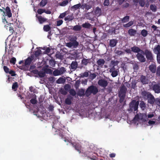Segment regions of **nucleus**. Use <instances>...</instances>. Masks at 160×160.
Listing matches in <instances>:
<instances>
[{
	"instance_id": "1",
	"label": "nucleus",
	"mask_w": 160,
	"mask_h": 160,
	"mask_svg": "<svg viewBox=\"0 0 160 160\" xmlns=\"http://www.w3.org/2000/svg\"><path fill=\"white\" fill-rule=\"evenodd\" d=\"M98 92V88L95 85H91L88 87L85 91V96L88 97L92 94L94 95H96Z\"/></svg>"
},
{
	"instance_id": "2",
	"label": "nucleus",
	"mask_w": 160,
	"mask_h": 160,
	"mask_svg": "<svg viewBox=\"0 0 160 160\" xmlns=\"http://www.w3.org/2000/svg\"><path fill=\"white\" fill-rule=\"evenodd\" d=\"M139 101H136V100H133L129 104V108L128 109V111L130 112L138 111Z\"/></svg>"
},
{
	"instance_id": "3",
	"label": "nucleus",
	"mask_w": 160,
	"mask_h": 160,
	"mask_svg": "<svg viewBox=\"0 0 160 160\" xmlns=\"http://www.w3.org/2000/svg\"><path fill=\"white\" fill-rule=\"evenodd\" d=\"M143 53L145 55L148 60L152 62L154 60L153 54L150 50L146 49Z\"/></svg>"
},
{
	"instance_id": "4",
	"label": "nucleus",
	"mask_w": 160,
	"mask_h": 160,
	"mask_svg": "<svg viewBox=\"0 0 160 160\" xmlns=\"http://www.w3.org/2000/svg\"><path fill=\"white\" fill-rule=\"evenodd\" d=\"M151 89L154 91L155 93H160V83H156L155 82H153L152 83Z\"/></svg>"
},
{
	"instance_id": "5",
	"label": "nucleus",
	"mask_w": 160,
	"mask_h": 160,
	"mask_svg": "<svg viewBox=\"0 0 160 160\" xmlns=\"http://www.w3.org/2000/svg\"><path fill=\"white\" fill-rule=\"evenodd\" d=\"M69 143L79 153H81V146L80 144L75 142H72L71 141L69 142Z\"/></svg>"
},
{
	"instance_id": "6",
	"label": "nucleus",
	"mask_w": 160,
	"mask_h": 160,
	"mask_svg": "<svg viewBox=\"0 0 160 160\" xmlns=\"http://www.w3.org/2000/svg\"><path fill=\"white\" fill-rule=\"evenodd\" d=\"M98 83L99 86L105 88L108 86V82L107 80L101 79L98 80Z\"/></svg>"
},
{
	"instance_id": "7",
	"label": "nucleus",
	"mask_w": 160,
	"mask_h": 160,
	"mask_svg": "<svg viewBox=\"0 0 160 160\" xmlns=\"http://www.w3.org/2000/svg\"><path fill=\"white\" fill-rule=\"evenodd\" d=\"M137 59L141 62H144L146 61V59L142 53H137L136 55Z\"/></svg>"
},
{
	"instance_id": "8",
	"label": "nucleus",
	"mask_w": 160,
	"mask_h": 160,
	"mask_svg": "<svg viewBox=\"0 0 160 160\" xmlns=\"http://www.w3.org/2000/svg\"><path fill=\"white\" fill-rule=\"evenodd\" d=\"M147 99L148 102L151 104H153L155 102V98L151 93L149 94Z\"/></svg>"
},
{
	"instance_id": "9",
	"label": "nucleus",
	"mask_w": 160,
	"mask_h": 160,
	"mask_svg": "<svg viewBox=\"0 0 160 160\" xmlns=\"http://www.w3.org/2000/svg\"><path fill=\"white\" fill-rule=\"evenodd\" d=\"M3 8L5 10V14H4L5 15L8 16V18L11 17L12 14L10 8L9 7L7 6L6 8Z\"/></svg>"
},
{
	"instance_id": "10",
	"label": "nucleus",
	"mask_w": 160,
	"mask_h": 160,
	"mask_svg": "<svg viewBox=\"0 0 160 160\" xmlns=\"http://www.w3.org/2000/svg\"><path fill=\"white\" fill-rule=\"evenodd\" d=\"M127 91V88L124 85H122L120 88L118 94L126 95Z\"/></svg>"
},
{
	"instance_id": "11",
	"label": "nucleus",
	"mask_w": 160,
	"mask_h": 160,
	"mask_svg": "<svg viewBox=\"0 0 160 160\" xmlns=\"http://www.w3.org/2000/svg\"><path fill=\"white\" fill-rule=\"evenodd\" d=\"M91 62V59L83 58L81 61V64L82 66H86L88 64H90Z\"/></svg>"
},
{
	"instance_id": "12",
	"label": "nucleus",
	"mask_w": 160,
	"mask_h": 160,
	"mask_svg": "<svg viewBox=\"0 0 160 160\" xmlns=\"http://www.w3.org/2000/svg\"><path fill=\"white\" fill-rule=\"evenodd\" d=\"M34 56H31V57H28L25 61V65L26 66H29L34 59Z\"/></svg>"
},
{
	"instance_id": "13",
	"label": "nucleus",
	"mask_w": 160,
	"mask_h": 160,
	"mask_svg": "<svg viewBox=\"0 0 160 160\" xmlns=\"http://www.w3.org/2000/svg\"><path fill=\"white\" fill-rule=\"evenodd\" d=\"M149 70L153 73H154L156 72V65L155 63H151L149 67Z\"/></svg>"
},
{
	"instance_id": "14",
	"label": "nucleus",
	"mask_w": 160,
	"mask_h": 160,
	"mask_svg": "<svg viewBox=\"0 0 160 160\" xmlns=\"http://www.w3.org/2000/svg\"><path fill=\"white\" fill-rule=\"evenodd\" d=\"M131 51L134 53H139V52L142 53L143 51L141 49L138 47L134 46L131 48Z\"/></svg>"
},
{
	"instance_id": "15",
	"label": "nucleus",
	"mask_w": 160,
	"mask_h": 160,
	"mask_svg": "<svg viewBox=\"0 0 160 160\" xmlns=\"http://www.w3.org/2000/svg\"><path fill=\"white\" fill-rule=\"evenodd\" d=\"M96 62L98 67L100 68H102L103 67L105 61L103 59H99Z\"/></svg>"
},
{
	"instance_id": "16",
	"label": "nucleus",
	"mask_w": 160,
	"mask_h": 160,
	"mask_svg": "<svg viewBox=\"0 0 160 160\" xmlns=\"http://www.w3.org/2000/svg\"><path fill=\"white\" fill-rule=\"evenodd\" d=\"M36 18L38 19V22L40 24H42L47 20V19L43 18L41 16H38L37 14L36 15Z\"/></svg>"
},
{
	"instance_id": "17",
	"label": "nucleus",
	"mask_w": 160,
	"mask_h": 160,
	"mask_svg": "<svg viewBox=\"0 0 160 160\" xmlns=\"http://www.w3.org/2000/svg\"><path fill=\"white\" fill-rule=\"evenodd\" d=\"M140 81L143 84H146L148 83V79H147L145 76L142 75L140 78Z\"/></svg>"
},
{
	"instance_id": "18",
	"label": "nucleus",
	"mask_w": 160,
	"mask_h": 160,
	"mask_svg": "<svg viewBox=\"0 0 160 160\" xmlns=\"http://www.w3.org/2000/svg\"><path fill=\"white\" fill-rule=\"evenodd\" d=\"M128 33L131 36H135L137 33V31L131 28L128 30Z\"/></svg>"
},
{
	"instance_id": "19",
	"label": "nucleus",
	"mask_w": 160,
	"mask_h": 160,
	"mask_svg": "<svg viewBox=\"0 0 160 160\" xmlns=\"http://www.w3.org/2000/svg\"><path fill=\"white\" fill-rule=\"evenodd\" d=\"M78 64L77 61H73L71 64V69L73 70H75L77 68Z\"/></svg>"
},
{
	"instance_id": "20",
	"label": "nucleus",
	"mask_w": 160,
	"mask_h": 160,
	"mask_svg": "<svg viewBox=\"0 0 160 160\" xmlns=\"http://www.w3.org/2000/svg\"><path fill=\"white\" fill-rule=\"evenodd\" d=\"M72 97L71 96H69L65 100V103L66 104L70 105L72 103Z\"/></svg>"
},
{
	"instance_id": "21",
	"label": "nucleus",
	"mask_w": 160,
	"mask_h": 160,
	"mask_svg": "<svg viewBox=\"0 0 160 160\" xmlns=\"http://www.w3.org/2000/svg\"><path fill=\"white\" fill-rule=\"evenodd\" d=\"M117 42V41L116 39H111L110 41L109 45L112 47H113L116 46Z\"/></svg>"
},
{
	"instance_id": "22",
	"label": "nucleus",
	"mask_w": 160,
	"mask_h": 160,
	"mask_svg": "<svg viewBox=\"0 0 160 160\" xmlns=\"http://www.w3.org/2000/svg\"><path fill=\"white\" fill-rule=\"evenodd\" d=\"M154 52L157 55L160 54V45H158L156 46L153 50Z\"/></svg>"
},
{
	"instance_id": "23",
	"label": "nucleus",
	"mask_w": 160,
	"mask_h": 160,
	"mask_svg": "<svg viewBox=\"0 0 160 160\" xmlns=\"http://www.w3.org/2000/svg\"><path fill=\"white\" fill-rule=\"evenodd\" d=\"M42 70L45 72V74L46 73L51 74L52 73V71L51 69L46 68V67L43 68L42 69Z\"/></svg>"
},
{
	"instance_id": "24",
	"label": "nucleus",
	"mask_w": 160,
	"mask_h": 160,
	"mask_svg": "<svg viewBox=\"0 0 160 160\" xmlns=\"http://www.w3.org/2000/svg\"><path fill=\"white\" fill-rule=\"evenodd\" d=\"M74 19V17L73 15H68L64 18L65 21H68V22L71 21Z\"/></svg>"
},
{
	"instance_id": "25",
	"label": "nucleus",
	"mask_w": 160,
	"mask_h": 160,
	"mask_svg": "<svg viewBox=\"0 0 160 160\" xmlns=\"http://www.w3.org/2000/svg\"><path fill=\"white\" fill-rule=\"evenodd\" d=\"M130 17L129 16H126L121 20V22L122 23H126L129 21V20Z\"/></svg>"
},
{
	"instance_id": "26",
	"label": "nucleus",
	"mask_w": 160,
	"mask_h": 160,
	"mask_svg": "<svg viewBox=\"0 0 160 160\" xmlns=\"http://www.w3.org/2000/svg\"><path fill=\"white\" fill-rule=\"evenodd\" d=\"M139 105L141 109L143 110H144L146 107V104L143 101H140Z\"/></svg>"
},
{
	"instance_id": "27",
	"label": "nucleus",
	"mask_w": 160,
	"mask_h": 160,
	"mask_svg": "<svg viewBox=\"0 0 160 160\" xmlns=\"http://www.w3.org/2000/svg\"><path fill=\"white\" fill-rule=\"evenodd\" d=\"M78 94L80 97H82L85 95V92L84 90L83 89H80L78 91Z\"/></svg>"
},
{
	"instance_id": "28",
	"label": "nucleus",
	"mask_w": 160,
	"mask_h": 160,
	"mask_svg": "<svg viewBox=\"0 0 160 160\" xmlns=\"http://www.w3.org/2000/svg\"><path fill=\"white\" fill-rule=\"evenodd\" d=\"M57 69L58 70L59 72L60 75L63 74L66 72L65 68L63 67H62L61 68H58Z\"/></svg>"
},
{
	"instance_id": "29",
	"label": "nucleus",
	"mask_w": 160,
	"mask_h": 160,
	"mask_svg": "<svg viewBox=\"0 0 160 160\" xmlns=\"http://www.w3.org/2000/svg\"><path fill=\"white\" fill-rule=\"evenodd\" d=\"M133 21H130L128 23L123 25V27L124 28H128L133 24Z\"/></svg>"
},
{
	"instance_id": "30",
	"label": "nucleus",
	"mask_w": 160,
	"mask_h": 160,
	"mask_svg": "<svg viewBox=\"0 0 160 160\" xmlns=\"http://www.w3.org/2000/svg\"><path fill=\"white\" fill-rule=\"evenodd\" d=\"M82 28L81 27L78 25H77L73 26V30L74 31H79Z\"/></svg>"
},
{
	"instance_id": "31",
	"label": "nucleus",
	"mask_w": 160,
	"mask_h": 160,
	"mask_svg": "<svg viewBox=\"0 0 160 160\" xmlns=\"http://www.w3.org/2000/svg\"><path fill=\"white\" fill-rule=\"evenodd\" d=\"M150 93H151L146 91H143L142 92L141 95L144 98H145L148 97V95Z\"/></svg>"
},
{
	"instance_id": "32",
	"label": "nucleus",
	"mask_w": 160,
	"mask_h": 160,
	"mask_svg": "<svg viewBox=\"0 0 160 160\" xmlns=\"http://www.w3.org/2000/svg\"><path fill=\"white\" fill-rule=\"evenodd\" d=\"M82 26L83 28H90L91 26V25L89 23L87 22L82 24Z\"/></svg>"
},
{
	"instance_id": "33",
	"label": "nucleus",
	"mask_w": 160,
	"mask_h": 160,
	"mask_svg": "<svg viewBox=\"0 0 160 160\" xmlns=\"http://www.w3.org/2000/svg\"><path fill=\"white\" fill-rule=\"evenodd\" d=\"M18 87V82H15L12 84V89L14 91H16L17 90Z\"/></svg>"
},
{
	"instance_id": "34",
	"label": "nucleus",
	"mask_w": 160,
	"mask_h": 160,
	"mask_svg": "<svg viewBox=\"0 0 160 160\" xmlns=\"http://www.w3.org/2000/svg\"><path fill=\"white\" fill-rule=\"evenodd\" d=\"M65 80L62 78H60L56 81V82L58 84L63 83L65 82Z\"/></svg>"
},
{
	"instance_id": "35",
	"label": "nucleus",
	"mask_w": 160,
	"mask_h": 160,
	"mask_svg": "<svg viewBox=\"0 0 160 160\" xmlns=\"http://www.w3.org/2000/svg\"><path fill=\"white\" fill-rule=\"evenodd\" d=\"M69 39L71 42L76 41L77 38L76 36L72 35L69 37Z\"/></svg>"
},
{
	"instance_id": "36",
	"label": "nucleus",
	"mask_w": 160,
	"mask_h": 160,
	"mask_svg": "<svg viewBox=\"0 0 160 160\" xmlns=\"http://www.w3.org/2000/svg\"><path fill=\"white\" fill-rule=\"evenodd\" d=\"M151 10L153 12H156L157 11V6L155 5L151 4L150 6Z\"/></svg>"
},
{
	"instance_id": "37",
	"label": "nucleus",
	"mask_w": 160,
	"mask_h": 160,
	"mask_svg": "<svg viewBox=\"0 0 160 160\" xmlns=\"http://www.w3.org/2000/svg\"><path fill=\"white\" fill-rule=\"evenodd\" d=\"M41 53V51L40 50H38L34 52V55L36 58H38Z\"/></svg>"
},
{
	"instance_id": "38",
	"label": "nucleus",
	"mask_w": 160,
	"mask_h": 160,
	"mask_svg": "<svg viewBox=\"0 0 160 160\" xmlns=\"http://www.w3.org/2000/svg\"><path fill=\"white\" fill-rule=\"evenodd\" d=\"M43 29L46 32H48L51 30V28L49 25H46L44 26Z\"/></svg>"
},
{
	"instance_id": "39",
	"label": "nucleus",
	"mask_w": 160,
	"mask_h": 160,
	"mask_svg": "<svg viewBox=\"0 0 160 160\" xmlns=\"http://www.w3.org/2000/svg\"><path fill=\"white\" fill-rule=\"evenodd\" d=\"M47 3V0H42L39 4L40 7H44Z\"/></svg>"
},
{
	"instance_id": "40",
	"label": "nucleus",
	"mask_w": 160,
	"mask_h": 160,
	"mask_svg": "<svg viewBox=\"0 0 160 160\" xmlns=\"http://www.w3.org/2000/svg\"><path fill=\"white\" fill-rule=\"evenodd\" d=\"M118 96L120 98L119 102L120 103H121L123 102L125 99L126 95H121L118 94Z\"/></svg>"
},
{
	"instance_id": "41",
	"label": "nucleus",
	"mask_w": 160,
	"mask_h": 160,
	"mask_svg": "<svg viewBox=\"0 0 160 160\" xmlns=\"http://www.w3.org/2000/svg\"><path fill=\"white\" fill-rule=\"evenodd\" d=\"M49 63L51 66L53 67L55 66L56 62L54 60L51 59L49 61Z\"/></svg>"
},
{
	"instance_id": "42",
	"label": "nucleus",
	"mask_w": 160,
	"mask_h": 160,
	"mask_svg": "<svg viewBox=\"0 0 160 160\" xmlns=\"http://www.w3.org/2000/svg\"><path fill=\"white\" fill-rule=\"evenodd\" d=\"M137 82L136 80L132 81L131 83L132 88L133 89L135 88L137 86L136 85Z\"/></svg>"
},
{
	"instance_id": "43",
	"label": "nucleus",
	"mask_w": 160,
	"mask_h": 160,
	"mask_svg": "<svg viewBox=\"0 0 160 160\" xmlns=\"http://www.w3.org/2000/svg\"><path fill=\"white\" fill-rule=\"evenodd\" d=\"M81 6V4L80 3H78V4L75 5L72 7V9H74L75 10H76L78 9Z\"/></svg>"
},
{
	"instance_id": "44",
	"label": "nucleus",
	"mask_w": 160,
	"mask_h": 160,
	"mask_svg": "<svg viewBox=\"0 0 160 160\" xmlns=\"http://www.w3.org/2000/svg\"><path fill=\"white\" fill-rule=\"evenodd\" d=\"M68 3V0H65L59 3V5L61 6H66Z\"/></svg>"
},
{
	"instance_id": "45",
	"label": "nucleus",
	"mask_w": 160,
	"mask_h": 160,
	"mask_svg": "<svg viewBox=\"0 0 160 160\" xmlns=\"http://www.w3.org/2000/svg\"><path fill=\"white\" fill-rule=\"evenodd\" d=\"M38 75L40 78L44 77L45 76V72L43 71H39Z\"/></svg>"
},
{
	"instance_id": "46",
	"label": "nucleus",
	"mask_w": 160,
	"mask_h": 160,
	"mask_svg": "<svg viewBox=\"0 0 160 160\" xmlns=\"http://www.w3.org/2000/svg\"><path fill=\"white\" fill-rule=\"evenodd\" d=\"M141 34L143 37H145L148 35L147 31L145 29H143L141 31Z\"/></svg>"
},
{
	"instance_id": "47",
	"label": "nucleus",
	"mask_w": 160,
	"mask_h": 160,
	"mask_svg": "<svg viewBox=\"0 0 160 160\" xmlns=\"http://www.w3.org/2000/svg\"><path fill=\"white\" fill-rule=\"evenodd\" d=\"M96 74L95 73H91L90 72L89 74V78L90 79L92 80L95 78L96 77Z\"/></svg>"
},
{
	"instance_id": "48",
	"label": "nucleus",
	"mask_w": 160,
	"mask_h": 160,
	"mask_svg": "<svg viewBox=\"0 0 160 160\" xmlns=\"http://www.w3.org/2000/svg\"><path fill=\"white\" fill-rule=\"evenodd\" d=\"M115 53L117 54V55L119 56L124 55L125 54L124 52L120 50H116L115 51Z\"/></svg>"
},
{
	"instance_id": "49",
	"label": "nucleus",
	"mask_w": 160,
	"mask_h": 160,
	"mask_svg": "<svg viewBox=\"0 0 160 160\" xmlns=\"http://www.w3.org/2000/svg\"><path fill=\"white\" fill-rule=\"evenodd\" d=\"M72 47L73 48H76L78 45L79 43L77 41L71 42Z\"/></svg>"
},
{
	"instance_id": "50",
	"label": "nucleus",
	"mask_w": 160,
	"mask_h": 160,
	"mask_svg": "<svg viewBox=\"0 0 160 160\" xmlns=\"http://www.w3.org/2000/svg\"><path fill=\"white\" fill-rule=\"evenodd\" d=\"M156 75L158 76H160V65L156 69Z\"/></svg>"
},
{
	"instance_id": "51",
	"label": "nucleus",
	"mask_w": 160,
	"mask_h": 160,
	"mask_svg": "<svg viewBox=\"0 0 160 160\" xmlns=\"http://www.w3.org/2000/svg\"><path fill=\"white\" fill-rule=\"evenodd\" d=\"M69 93L72 96H75L76 94L75 91L73 89H71L69 90Z\"/></svg>"
},
{
	"instance_id": "52",
	"label": "nucleus",
	"mask_w": 160,
	"mask_h": 160,
	"mask_svg": "<svg viewBox=\"0 0 160 160\" xmlns=\"http://www.w3.org/2000/svg\"><path fill=\"white\" fill-rule=\"evenodd\" d=\"M64 88L67 91H68L71 88V86L68 84H66L64 86Z\"/></svg>"
},
{
	"instance_id": "53",
	"label": "nucleus",
	"mask_w": 160,
	"mask_h": 160,
	"mask_svg": "<svg viewBox=\"0 0 160 160\" xmlns=\"http://www.w3.org/2000/svg\"><path fill=\"white\" fill-rule=\"evenodd\" d=\"M45 11V9L41 8L38 9L37 10V12L39 14H41Z\"/></svg>"
},
{
	"instance_id": "54",
	"label": "nucleus",
	"mask_w": 160,
	"mask_h": 160,
	"mask_svg": "<svg viewBox=\"0 0 160 160\" xmlns=\"http://www.w3.org/2000/svg\"><path fill=\"white\" fill-rule=\"evenodd\" d=\"M3 68L4 71L6 73H8L9 72L10 70L7 66H4Z\"/></svg>"
},
{
	"instance_id": "55",
	"label": "nucleus",
	"mask_w": 160,
	"mask_h": 160,
	"mask_svg": "<svg viewBox=\"0 0 160 160\" xmlns=\"http://www.w3.org/2000/svg\"><path fill=\"white\" fill-rule=\"evenodd\" d=\"M138 2L140 6L142 7H143L145 5V0H139Z\"/></svg>"
},
{
	"instance_id": "56",
	"label": "nucleus",
	"mask_w": 160,
	"mask_h": 160,
	"mask_svg": "<svg viewBox=\"0 0 160 160\" xmlns=\"http://www.w3.org/2000/svg\"><path fill=\"white\" fill-rule=\"evenodd\" d=\"M53 75L54 76H57L60 75L59 72L58 70L57 69L55 70L53 72Z\"/></svg>"
},
{
	"instance_id": "57",
	"label": "nucleus",
	"mask_w": 160,
	"mask_h": 160,
	"mask_svg": "<svg viewBox=\"0 0 160 160\" xmlns=\"http://www.w3.org/2000/svg\"><path fill=\"white\" fill-rule=\"evenodd\" d=\"M16 59L14 57H13L11 58L10 60V63H12L13 65H14L15 64L16 62Z\"/></svg>"
},
{
	"instance_id": "58",
	"label": "nucleus",
	"mask_w": 160,
	"mask_h": 160,
	"mask_svg": "<svg viewBox=\"0 0 160 160\" xmlns=\"http://www.w3.org/2000/svg\"><path fill=\"white\" fill-rule=\"evenodd\" d=\"M118 75V72L117 70L113 71L112 72L111 75L113 77H116Z\"/></svg>"
},
{
	"instance_id": "59",
	"label": "nucleus",
	"mask_w": 160,
	"mask_h": 160,
	"mask_svg": "<svg viewBox=\"0 0 160 160\" xmlns=\"http://www.w3.org/2000/svg\"><path fill=\"white\" fill-rule=\"evenodd\" d=\"M60 92L62 94L64 95H66L67 93V91L66 90L62 89H61L60 90Z\"/></svg>"
},
{
	"instance_id": "60",
	"label": "nucleus",
	"mask_w": 160,
	"mask_h": 160,
	"mask_svg": "<svg viewBox=\"0 0 160 160\" xmlns=\"http://www.w3.org/2000/svg\"><path fill=\"white\" fill-rule=\"evenodd\" d=\"M155 102L157 105L160 107V98H156L155 99Z\"/></svg>"
},
{
	"instance_id": "61",
	"label": "nucleus",
	"mask_w": 160,
	"mask_h": 160,
	"mask_svg": "<svg viewBox=\"0 0 160 160\" xmlns=\"http://www.w3.org/2000/svg\"><path fill=\"white\" fill-rule=\"evenodd\" d=\"M80 84V81L79 80H77L76 81L75 84V88L77 89L78 88Z\"/></svg>"
},
{
	"instance_id": "62",
	"label": "nucleus",
	"mask_w": 160,
	"mask_h": 160,
	"mask_svg": "<svg viewBox=\"0 0 160 160\" xmlns=\"http://www.w3.org/2000/svg\"><path fill=\"white\" fill-rule=\"evenodd\" d=\"M37 100H36V98H32L30 100V102L33 104H35L37 103Z\"/></svg>"
},
{
	"instance_id": "63",
	"label": "nucleus",
	"mask_w": 160,
	"mask_h": 160,
	"mask_svg": "<svg viewBox=\"0 0 160 160\" xmlns=\"http://www.w3.org/2000/svg\"><path fill=\"white\" fill-rule=\"evenodd\" d=\"M89 75V73L88 72H85L83 73L82 74V75H81V76L82 77H88Z\"/></svg>"
},
{
	"instance_id": "64",
	"label": "nucleus",
	"mask_w": 160,
	"mask_h": 160,
	"mask_svg": "<svg viewBox=\"0 0 160 160\" xmlns=\"http://www.w3.org/2000/svg\"><path fill=\"white\" fill-rule=\"evenodd\" d=\"M63 22V21L62 20L57 21V26H60L62 24Z\"/></svg>"
}]
</instances>
